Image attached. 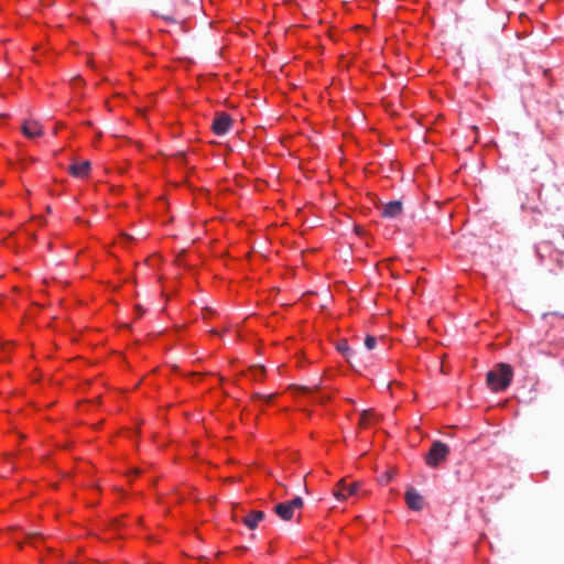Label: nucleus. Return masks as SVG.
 I'll use <instances>...</instances> for the list:
<instances>
[{"label":"nucleus","instance_id":"1","mask_svg":"<svg viewBox=\"0 0 564 564\" xmlns=\"http://www.w3.org/2000/svg\"><path fill=\"white\" fill-rule=\"evenodd\" d=\"M513 378V369L508 364H497L487 373V386L492 392H502L508 389Z\"/></svg>","mask_w":564,"mask_h":564},{"label":"nucleus","instance_id":"2","mask_svg":"<svg viewBox=\"0 0 564 564\" xmlns=\"http://www.w3.org/2000/svg\"><path fill=\"white\" fill-rule=\"evenodd\" d=\"M449 454V448L442 442H434L425 456V463L430 467H437Z\"/></svg>","mask_w":564,"mask_h":564},{"label":"nucleus","instance_id":"3","mask_svg":"<svg viewBox=\"0 0 564 564\" xmlns=\"http://www.w3.org/2000/svg\"><path fill=\"white\" fill-rule=\"evenodd\" d=\"M359 489L360 485L358 482H348L345 478H343L334 488L333 494L338 501H346L348 498L357 496Z\"/></svg>","mask_w":564,"mask_h":564},{"label":"nucleus","instance_id":"4","mask_svg":"<svg viewBox=\"0 0 564 564\" xmlns=\"http://www.w3.org/2000/svg\"><path fill=\"white\" fill-rule=\"evenodd\" d=\"M303 506V500L300 497H295L290 501L280 502L275 506V513L282 520H291L295 511L300 510Z\"/></svg>","mask_w":564,"mask_h":564},{"label":"nucleus","instance_id":"5","mask_svg":"<svg viewBox=\"0 0 564 564\" xmlns=\"http://www.w3.org/2000/svg\"><path fill=\"white\" fill-rule=\"evenodd\" d=\"M232 126V119L229 115L221 112L216 116L213 121L212 129L213 132L217 135L226 134Z\"/></svg>","mask_w":564,"mask_h":564},{"label":"nucleus","instance_id":"6","mask_svg":"<svg viewBox=\"0 0 564 564\" xmlns=\"http://www.w3.org/2000/svg\"><path fill=\"white\" fill-rule=\"evenodd\" d=\"M22 133L29 139H35L42 135V126L35 120H26L22 124Z\"/></svg>","mask_w":564,"mask_h":564},{"label":"nucleus","instance_id":"7","mask_svg":"<svg viewBox=\"0 0 564 564\" xmlns=\"http://www.w3.org/2000/svg\"><path fill=\"white\" fill-rule=\"evenodd\" d=\"M69 171L72 175L79 178H86L89 176L90 172V162L89 161H82V162H75L69 166Z\"/></svg>","mask_w":564,"mask_h":564},{"label":"nucleus","instance_id":"8","mask_svg":"<svg viewBox=\"0 0 564 564\" xmlns=\"http://www.w3.org/2000/svg\"><path fill=\"white\" fill-rule=\"evenodd\" d=\"M405 501L410 509L412 510H421L423 507V499L415 490H406L405 492Z\"/></svg>","mask_w":564,"mask_h":564},{"label":"nucleus","instance_id":"9","mask_svg":"<svg viewBox=\"0 0 564 564\" xmlns=\"http://www.w3.org/2000/svg\"><path fill=\"white\" fill-rule=\"evenodd\" d=\"M263 518L264 513L262 511H252L243 518L242 522L247 528L253 530L258 527L259 522L263 520Z\"/></svg>","mask_w":564,"mask_h":564},{"label":"nucleus","instance_id":"10","mask_svg":"<svg viewBox=\"0 0 564 564\" xmlns=\"http://www.w3.org/2000/svg\"><path fill=\"white\" fill-rule=\"evenodd\" d=\"M402 210V205L400 202H390L384 206L383 216L387 217H395Z\"/></svg>","mask_w":564,"mask_h":564},{"label":"nucleus","instance_id":"11","mask_svg":"<svg viewBox=\"0 0 564 564\" xmlns=\"http://www.w3.org/2000/svg\"><path fill=\"white\" fill-rule=\"evenodd\" d=\"M377 345V338L368 335L365 339V346L368 350H372Z\"/></svg>","mask_w":564,"mask_h":564},{"label":"nucleus","instance_id":"12","mask_svg":"<svg viewBox=\"0 0 564 564\" xmlns=\"http://www.w3.org/2000/svg\"><path fill=\"white\" fill-rule=\"evenodd\" d=\"M371 417H372V413L365 411L360 417L361 424L367 425L370 422Z\"/></svg>","mask_w":564,"mask_h":564}]
</instances>
